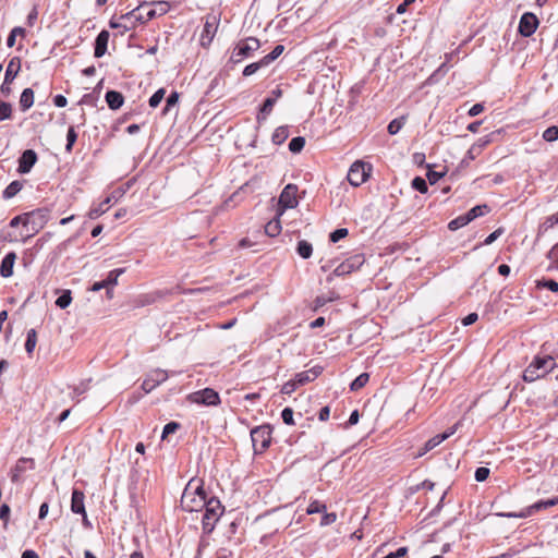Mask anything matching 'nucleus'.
<instances>
[{
  "instance_id": "nucleus-53",
  "label": "nucleus",
  "mask_w": 558,
  "mask_h": 558,
  "mask_svg": "<svg viewBox=\"0 0 558 558\" xmlns=\"http://www.w3.org/2000/svg\"><path fill=\"white\" fill-rule=\"evenodd\" d=\"M347 235H348V229L340 228V229H336L335 231H332L330 233L329 240L332 243H337L338 241H340L341 239L345 238Z\"/></svg>"
},
{
  "instance_id": "nucleus-60",
  "label": "nucleus",
  "mask_w": 558,
  "mask_h": 558,
  "mask_svg": "<svg viewBox=\"0 0 558 558\" xmlns=\"http://www.w3.org/2000/svg\"><path fill=\"white\" fill-rule=\"evenodd\" d=\"M179 428H180V424L177 422L167 423L162 430V438H166L168 435L174 433Z\"/></svg>"
},
{
  "instance_id": "nucleus-37",
  "label": "nucleus",
  "mask_w": 558,
  "mask_h": 558,
  "mask_svg": "<svg viewBox=\"0 0 558 558\" xmlns=\"http://www.w3.org/2000/svg\"><path fill=\"white\" fill-rule=\"evenodd\" d=\"M109 25L111 28H123V31H130L135 27V23L133 22V20L122 21L121 16L119 17V21L111 19Z\"/></svg>"
},
{
  "instance_id": "nucleus-54",
  "label": "nucleus",
  "mask_w": 558,
  "mask_h": 558,
  "mask_svg": "<svg viewBox=\"0 0 558 558\" xmlns=\"http://www.w3.org/2000/svg\"><path fill=\"white\" fill-rule=\"evenodd\" d=\"M299 384L296 383L295 377L292 380H289L282 385L281 392L283 395H291L296 390Z\"/></svg>"
},
{
  "instance_id": "nucleus-8",
  "label": "nucleus",
  "mask_w": 558,
  "mask_h": 558,
  "mask_svg": "<svg viewBox=\"0 0 558 558\" xmlns=\"http://www.w3.org/2000/svg\"><path fill=\"white\" fill-rule=\"evenodd\" d=\"M556 505H558V496L555 497V498H551V499H547V500H539V501H537V502H535V504L524 508L520 512H505V513H500L499 515L504 517V518H520V519H523V518H527V517L533 515L537 511L547 509L549 507H554Z\"/></svg>"
},
{
  "instance_id": "nucleus-4",
  "label": "nucleus",
  "mask_w": 558,
  "mask_h": 558,
  "mask_svg": "<svg viewBox=\"0 0 558 558\" xmlns=\"http://www.w3.org/2000/svg\"><path fill=\"white\" fill-rule=\"evenodd\" d=\"M206 493L204 490L203 485L195 487L194 490H191L190 484L184 489L181 497V505L185 511H198L202 510L206 505Z\"/></svg>"
},
{
  "instance_id": "nucleus-28",
  "label": "nucleus",
  "mask_w": 558,
  "mask_h": 558,
  "mask_svg": "<svg viewBox=\"0 0 558 558\" xmlns=\"http://www.w3.org/2000/svg\"><path fill=\"white\" fill-rule=\"evenodd\" d=\"M278 216H280L278 214ZM281 232V222L279 217L274 218L272 220L268 221L265 226V233L268 236H277Z\"/></svg>"
},
{
  "instance_id": "nucleus-59",
  "label": "nucleus",
  "mask_w": 558,
  "mask_h": 558,
  "mask_svg": "<svg viewBox=\"0 0 558 558\" xmlns=\"http://www.w3.org/2000/svg\"><path fill=\"white\" fill-rule=\"evenodd\" d=\"M135 302H136V306H146V305L154 303L155 298L149 294H143V295H140Z\"/></svg>"
},
{
  "instance_id": "nucleus-14",
  "label": "nucleus",
  "mask_w": 558,
  "mask_h": 558,
  "mask_svg": "<svg viewBox=\"0 0 558 558\" xmlns=\"http://www.w3.org/2000/svg\"><path fill=\"white\" fill-rule=\"evenodd\" d=\"M168 378V373L163 369L157 368L151 371L146 378L143 380L142 388L148 393L154 390L161 383L166 381Z\"/></svg>"
},
{
  "instance_id": "nucleus-31",
  "label": "nucleus",
  "mask_w": 558,
  "mask_h": 558,
  "mask_svg": "<svg viewBox=\"0 0 558 558\" xmlns=\"http://www.w3.org/2000/svg\"><path fill=\"white\" fill-rule=\"evenodd\" d=\"M489 211V207L486 204L483 205H476L473 208H471L465 216L470 218V222L478 217L484 216Z\"/></svg>"
},
{
  "instance_id": "nucleus-24",
  "label": "nucleus",
  "mask_w": 558,
  "mask_h": 558,
  "mask_svg": "<svg viewBox=\"0 0 558 558\" xmlns=\"http://www.w3.org/2000/svg\"><path fill=\"white\" fill-rule=\"evenodd\" d=\"M112 199L117 201V197L112 194L106 197L100 204L97 206H93L88 211V217L90 219H96L105 214L108 209V205L112 202Z\"/></svg>"
},
{
  "instance_id": "nucleus-50",
  "label": "nucleus",
  "mask_w": 558,
  "mask_h": 558,
  "mask_svg": "<svg viewBox=\"0 0 558 558\" xmlns=\"http://www.w3.org/2000/svg\"><path fill=\"white\" fill-rule=\"evenodd\" d=\"M325 511H326V505L319 502L318 500L312 501L306 509L307 514L320 513V512H325Z\"/></svg>"
},
{
  "instance_id": "nucleus-42",
  "label": "nucleus",
  "mask_w": 558,
  "mask_h": 558,
  "mask_svg": "<svg viewBox=\"0 0 558 558\" xmlns=\"http://www.w3.org/2000/svg\"><path fill=\"white\" fill-rule=\"evenodd\" d=\"M468 223H470V218H468L464 215H461L457 218H454L453 220H451L448 225V228L451 230V231H456L464 226H466Z\"/></svg>"
},
{
  "instance_id": "nucleus-41",
  "label": "nucleus",
  "mask_w": 558,
  "mask_h": 558,
  "mask_svg": "<svg viewBox=\"0 0 558 558\" xmlns=\"http://www.w3.org/2000/svg\"><path fill=\"white\" fill-rule=\"evenodd\" d=\"M72 302L70 290H64L61 295L56 300V305L62 310L66 308Z\"/></svg>"
},
{
  "instance_id": "nucleus-22",
  "label": "nucleus",
  "mask_w": 558,
  "mask_h": 558,
  "mask_svg": "<svg viewBox=\"0 0 558 558\" xmlns=\"http://www.w3.org/2000/svg\"><path fill=\"white\" fill-rule=\"evenodd\" d=\"M20 70L21 59L19 57L11 58L5 70L4 83H12L19 74Z\"/></svg>"
},
{
  "instance_id": "nucleus-27",
  "label": "nucleus",
  "mask_w": 558,
  "mask_h": 558,
  "mask_svg": "<svg viewBox=\"0 0 558 558\" xmlns=\"http://www.w3.org/2000/svg\"><path fill=\"white\" fill-rule=\"evenodd\" d=\"M276 104V98L268 97L264 100L259 113L257 116V121H264L266 120L267 116L272 111V108Z\"/></svg>"
},
{
  "instance_id": "nucleus-35",
  "label": "nucleus",
  "mask_w": 558,
  "mask_h": 558,
  "mask_svg": "<svg viewBox=\"0 0 558 558\" xmlns=\"http://www.w3.org/2000/svg\"><path fill=\"white\" fill-rule=\"evenodd\" d=\"M368 379H369V375L367 373H362L360 374L350 385V389L352 391H357L360 389H362L367 383H368Z\"/></svg>"
},
{
  "instance_id": "nucleus-38",
  "label": "nucleus",
  "mask_w": 558,
  "mask_h": 558,
  "mask_svg": "<svg viewBox=\"0 0 558 558\" xmlns=\"http://www.w3.org/2000/svg\"><path fill=\"white\" fill-rule=\"evenodd\" d=\"M125 269L124 268H117V269H113L111 270L107 278L105 279V282L107 284L108 288L110 287H113L118 283V278L124 274Z\"/></svg>"
},
{
  "instance_id": "nucleus-52",
  "label": "nucleus",
  "mask_w": 558,
  "mask_h": 558,
  "mask_svg": "<svg viewBox=\"0 0 558 558\" xmlns=\"http://www.w3.org/2000/svg\"><path fill=\"white\" fill-rule=\"evenodd\" d=\"M412 187L420 193H426L428 190L426 181L421 177H415L412 180Z\"/></svg>"
},
{
  "instance_id": "nucleus-26",
  "label": "nucleus",
  "mask_w": 558,
  "mask_h": 558,
  "mask_svg": "<svg viewBox=\"0 0 558 558\" xmlns=\"http://www.w3.org/2000/svg\"><path fill=\"white\" fill-rule=\"evenodd\" d=\"M34 105V92L32 88H25L20 97V107L22 111L28 110Z\"/></svg>"
},
{
  "instance_id": "nucleus-40",
  "label": "nucleus",
  "mask_w": 558,
  "mask_h": 558,
  "mask_svg": "<svg viewBox=\"0 0 558 558\" xmlns=\"http://www.w3.org/2000/svg\"><path fill=\"white\" fill-rule=\"evenodd\" d=\"M305 146V138L302 136L293 137L289 143V150L293 154L300 153Z\"/></svg>"
},
{
  "instance_id": "nucleus-46",
  "label": "nucleus",
  "mask_w": 558,
  "mask_h": 558,
  "mask_svg": "<svg viewBox=\"0 0 558 558\" xmlns=\"http://www.w3.org/2000/svg\"><path fill=\"white\" fill-rule=\"evenodd\" d=\"M543 138L546 142H555L558 140V126L553 125L547 128L543 133Z\"/></svg>"
},
{
  "instance_id": "nucleus-12",
  "label": "nucleus",
  "mask_w": 558,
  "mask_h": 558,
  "mask_svg": "<svg viewBox=\"0 0 558 558\" xmlns=\"http://www.w3.org/2000/svg\"><path fill=\"white\" fill-rule=\"evenodd\" d=\"M365 262V257L362 254H355L349 258H347L344 262H342L340 265H338L333 270V276L340 277L344 275H349L352 271L359 269Z\"/></svg>"
},
{
  "instance_id": "nucleus-10",
  "label": "nucleus",
  "mask_w": 558,
  "mask_h": 558,
  "mask_svg": "<svg viewBox=\"0 0 558 558\" xmlns=\"http://www.w3.org/2000/svg\"><path fill=\"white\" fill-rule=\"evenodd\" d=\"M187 400L192 403L206 407H216L220 403V397L218 392L211 388L194 391L187 396Z\"/></svg>"
},
{
  "instance_id": "nucleus-29",
  "label": "nucleus",
  "mask_w": 558,
  "mask_h": 558,
  "mask_svg": "<svg viewBox=\"0 0 558 558\" xmlns=\"http://www.w3.org/2000/svg\"><path fill=\"white\" fill-rule=\"evenodd\" d=\"M289 137L288 126H278L271 136V141L275 145H281Z\"/></svg>"
},
{
  "instance_id": "nucleus-16",
  "label": "nucleus",
  "mask_w": 558,
  "mask_h": 558,
  "mask_svg": "<svg viewBox=\"0 0 558 558\" xmlns=\"http://www.w3.org/2000/svg\"><path fill=\"white\" fill-rule=\"evenodd\" d=\"M454 433H456V426L450 427L449 429H447L442 434H438V435L432 437L430 439H428L425 442L423 449L418 452V456L421 457V456L425 454L426 452L433 450L435 447L440 445L444 440L449 438Z\"/></svg>"
},
{
  "instance_id": "nucleus-1",
  "label": "nucleus",
  "mask_w": 558,
  "mask_h": 558,
  "mask_svg": "<svg viewBox=\"0 0 558 558\" xmlns=\"http://www.w3.org/2000/svg\"><path fill=\"white\" fill-rule=\"evenodd\" d=\"M556 367L553 356H535L530 365L524 369L522 378L526 383H533L538 378L546 376Z\"/></svg>"
},
{
  "instance_id": "nucleus-30",
  "label": "nucleus",
  "mask_w": 558,
  "mask_h": 558,
  "mask_svg": "<svg viewBox=\"0 0 558 558\" xmlns=\"http://www.w3.org/2000/svg\"><path fill=\"white\" fill-rule=\"evenodd\" d=\"M296 252L302 258L307 259L313 254V246L306 240H301L298 242Z\"/></svg>"
},
{
  "instance_id": "nucleus-49",
  "label": "nucleus",
  "mask_w": 558,
  "mask_h": 558,
  "mask_svg": "<svg viewBox=\"0 0 558 558\" xmlns=\"http://www.w3.org/2000/svg\"><path fill=\"white\" fill-rule=\"evenodd\" d=\"M76 140H77V133L75 132L74 126H70L68 130V133H66V146H65L66 151L70 153L72 150L73 145L75 144Z\"/></svg>"
},
{
  "instance_id": "nucleus-45",
  "label": "nucleus",
  "mask_w": 558,
  "mask_h": 558,
  "mask_svg": "<svg viewBox=\"0 0 558 558\" xmlns=\"http://www.w3.org/2000/svg\"><path fill=\"white\" fill-rule=\"evenodd\" d=\"M558 225V211L551 216H548L545 221L539 226V231L546 232L548 229Z\"/></svg>"
},
{
  "instance_id": "nucleus-48",
  "label": "nucleus",
  "mask_w": 558,
  "mask_h": 558,
  "mask_svg": "<svg viewBox=\"0 0 558 558\" xmlns=\"http://www.w3.org/2000/svg\"><path fill=\"white\" fill-rule=\"evenodd\" d=\"M537 288H546L551 292H558V282L554 279H544L536 282Z\"/></svg>"
},
{
  "instance_id": "nucleus-3",
  "label": "nucleus",
  "mask_w": 558,
  "mask_h": 558,
  "mask_svg": "<svg viewBox=\"0 0 558 558\" xmlns=\"http://www.w3.org/2000/svg\"><path fill=\"white\" fill-rule=\"evenodd\" d=\"M259 48L260 41L255 37L241 39L234 45L229 61L234 64L240 63L245 59L252 58Z\"/></svg>"
},
{
  "instance_id": "nucleus-15",
  "label": "nucleus",
  "mask_w": 558,
  "mask_h": 558,
  "mask_svg": "<svg viewBox=\"0 0 558 558\" xmlns=\"http://www.w3.org/2000/svg\"><path fill=\"white\" fill-rule=\"evenodd\" d=\"M37 161V154L33 149L23 151L19 159L17 171L20 173H28Z\"/></svg>"
},
{
  "instance_id": "nucleus-63",
  "label": "nucleus",
  "mask_w": 558,
  "mask_h": 558,
  "mask_svg": "<svg viewBox=\"0 0 558 558\" xmlns=\"http://www.w3.org/2000/svg\"><path fill=\"white\" fill-rule=\"evenodd\" d=\"M336 520H337V514L335 512H330V513L325 512L322 518L320 525L322 526L330 525L333 522H336Z\"/></svg>"
},
{
  "instance_id": "nucleus-51",
  "label": "nucleus",
  "mask_w": 558,
  "mask_h": 558,
  "mask_svg": "<svg viewBox=\"0 0 558 558\" xmlns=\"http://www.w3.org/2000/svg\"><path fill=\"white\" fill-rule=\"evenodd\" d=\"M153 8H155V17L165 15L169 11V3L166 1L153 2L150 3Z\"/></svg>"
},
{
  "instance_id": "nucleus-20",
  "label": "nucleus",
  "mask_w": 558,
  "mask_h": 558,
  "mask_svg": "<svg viewBox=\"0 0 558 558\" xmlns=\"http://www.w3.org/2000/svg\"><path fill=\"white\" fill-rule=\"evenodd\" d=\"M16 259L14 252L8 253L1 260L0 275L3 278H9L13 275V266Z\"/></svg>"
},
{
  "instance_id": "nucleus-43",
  "label": "nucleus",
  "mask_w": 558,
  "mask_h": 558,
  "mask_svg": "<svg viewBox=\"0 0 558 558\" xmlns=\"http://www.w3.org/2000/svg\"><path fill=\"white\" fill-rule=\"evenodd\" d=\"M284 47L282 45H277L271 52L263 57L264 61L269 65L274 62L279 56L283 52Z\"/></svg>"
},
{
  "instance_id": "nucleus-39",
  "label": "nucleus",
  "mask_w": 558,
  "mask_h": 558,
  "mask_svg": "<svg viewBox=\"0 0 558 558\" xmlns=\"http://www.w3.org/2000/svg\"><path fill=\"white\" fill-rule=\"evenodd\" d=\"M405 117L397 118L390 121L388 124L387 131L391 135H396L404 125Z\"/></svg>"
},
{
  "instance_id": "nucleus-55",
  "label": "nucleus",
  "mask_w": 558,
  "mask_h": 558,
  "mask_svg": "<svg viewBox=\"0 0 558 558\" xmlns=\"http://www.w3.org/2000/svg\"><path fill=\"white\" fill-rule=\"evenodd\" d=\"M489 469L485 466H480L475 470L474 477L477 482H484L489 476Z\"/></svg>"
},
{
  "instance_id": "nucleus-25",
  "label": "nucleus",
  "mask_w": 558,
  "mask_h": 558,
  "mask_svg": "<svg viewBox=\"0 0 558 558\" xmlns=\"http://www.w3.org/2000/svg\"><path fill=\"white\" fill-rule=\"evenodd\" d=\"M216 31H217L216 16L207 17L206 23L204 25L203 34H202V40L204 41V39L207 38L208 43H210L215 36Z\"/></svg>"
},
{
  "instance_id": "nucleus-7",
  "label": "nucleus",
  "mask_w": 558,
  "mask_h": 558,
  "mask_svg": "<svg viewBox=\"0 0 558 558\" xmlns=\"http://www.w3.org/2000/svg\"><path fill=\"white\" fill-rule=\"evenodd\" d=\"M372 171V165L362 160L354 161L348 172V181L353 186L362 185Z\"/></svg>"
},
{
  "instance_id": "nucleus-33",
  "label": "nucleus",
  "mask_w": 558,
  "mask_h": 558,
  "mask_svg": "<svg viewBox=\"0 0 558 558\" xmlns=\"http://www.w3.org/2000/svg\"><path fill=\"white\" fill-rule=\"evenodd\" d=\"M268 66L267 63L264 61V59L262 58L259 61L257 62H253V63H250L247 64L244 70H243V76H251L253 75L254 73H256L258 70L263 69V68H266Z\"/></svg>"
},
{
  "instance_id": "nucleus-57",
  "label": "nucleus",
  "mask_w": 558,
  "mask_h": 558,
  "mask_svg": "<svg viewBox=\"0 0 558 558\" xmlns=\"http://www.w3.org/2000/svg\"><path fill=\"white\" fill-rule=\"evenodd\" d=\"M504 233V228H498L494 232H492L483 242V245H490L495 242L501 234Z\"/></svg>"
},
{
  "instance_id": "nucleus-58",
  "label": "nucleus",
  "mask_w": 558,
  "mask_h": 558,
  "mask_svg": "<svg viewBox=\"0 0 558 558\" xmlns=\"http://www.w3.org/2000/svg\"><path fill=\"white\" fill-rule=\"evenodd\" d=\"M434 487H435V483H433V482H430L428 480H425L421 484H417L416 486L411 487V492L412 493H417L420 489L433 490Z\"/></svg>"
},
{
  "instance_id": "nucleus-21",
  "label": "nucleus",
  "mask_w": 558,
  "mask_h": 558,
  "mask_svg": "<svg viewBox=\"0 0 558 558\" xmlns=\"http://www.w3.org/2000/svg\"><path fill=\"white\" fill-rule=\"evenodd\" d=\"M84 493L78 489H73L72 498H71V510L77 514H85V505H84Z\"/></svg>"
},
{
  "instance_id": "nucleus-17",
  "label": "nucleus",
  "mask_w": 558,
  "mask_h": 558,
  "mask_svg": "<svg viewBox=\"0 0 558 558\" xmlns=\"http://www.w3.org/2000/svg\"><path fill=\"white\" fill-rule=\"evenodd\" d=\"M35 468L34 459L32 458H20L15 464V466L11 471V481L16 483L20 478V475L24 473L27 469L33 470Z\"/></svg>"
},
{
  "instance_id": "nucleus-36",
  "label": "nucleus",
  "mask_w": 558,
  "mask_h": 558,
  "mask_svg": "<svg viewBox=\"0 0 558 558\" xmlns=\"http://www.w3.org/2000/svg\"><path fill=\"white\" fill-rule=\"evenodd\" d=\"M37 342V333L35 329H29L27 331V337L25 341V350L28 354H32Z\"/></svg>"
},
{
  "instance_id": "nucleus-18",
  "label": "nucleus",
  "mask_w": 558,
  "mask_h": 558,
  "mask_svg": "<svg viewBox=\"0 0 558 558\" xmlns=\"http://www.w3.org/2000/svg\"><path fill=\"white\" fill-rule=\"evenodd\" d=\"M110 34L108 31L102 29L95 39L94 56L95 58H101L105 56L108 47Z\"/></svg>"
},
{
  "instance_id": "nucleus-34",
  "label": "nucleus",
  "mask_w": 558,
  "mask_h": 558,
  "mask_svg": "<svg viewBox=\"0 0 558 558\" xmlns=\"http://www.w3.org/2000/svg\"><path fill=\"white\" fill-rule=\"evenodd\" d=\"M339 299V294H337L335 291H330L328 294H322L316 296L315 299V305L316 307H322L325 304L336 301Z\"/></svg>"
},
{
  "instance_id": "nucleus-9",
  "label": "nucleus",
  "mask_w": 558,
  "mask_h": 558,
  "mask_svg": "<svg viewBox=\"0 0 558 558\" xmlns=\"http://www.w3.org/2000/svg\"><path fill=\"white\" fill-rule=\"evenodd\" d=\"M153 19H155V8H153L148 2L141 3L134 10L121 15L122 21L133 20L134 23L140 22L142 24L147 23Z\"/></svg>"
},
{
  "instance_id": "nucleus-61",
  "label": "nucleus",
  "mask_w": 558,
  "mask_h": 558,
  "mask_svg": "<svg viewBox=\"0 0 558 558\" xmlns=\"http://www.w3.org/2000/svg\"><path fill=\"white\" fill-rule=\"evenodd\" d=\"M179 101V93L177 92H172L167 100H166V108H165V112L168 111L171 107L175 106Z\"/></svg>"
},
{
  "instance_id": "nucleus-64",
  "label": "nucleus",
  "mask_w": 558,
  "mask_h": 558,
  "mask_svg": "<svg viewBox=\"0 0 558 558\" xmlns=\"http://www.w3.org/2000/svg\"><path fill=\"white\" fill-rule=\"evenodd\" d=\"M444 174H445L444 172H437V171L429 170L427 172L426 177L430 184H435L444 177Z\"/></svg>"
},
{
  "instance_id": "nucleus-11",
  "label": "nucleus",
  "mask_w": 558,
  "mask_h": 558,
  "mask_svg": "<svg viewBox=\"0 0 558 558\" xmlns=\"http://www.w3.org/2000/svg\"><path fill=\"white\" fill-rule=\"evenodd\" d=\"M296 193H298V186L295 184L290 183L284 186V189L282 190V192L279 196V201H278L279 215H282V213L286 209H292L299 205Z\"/></svg>"
},
{
  "instance_id": "nucleus-2",
  "label": "nucleus",
  "mask_w": 558,
  "mask_h": 558,
  "mask_svg": "<svg viewBox=\"0 0 558 558\" xmlns=\"http://www.w3.org/2000/svg\"><path fill=\"white\" fill-rule=\"evenodd\" d=\"M203 508L205 509L202 519L203 531L205 533H211L216 526V523L222 515L225 507L221 505L218 498L211 497L209 499L206 498V505Z\"/></svg>"
},
{
  "instance_id": "nucleus-62",
  "label": "nucleus",
  "mask_w": 558,
  "mask_h": 558,
  "mask_svg": "<svg viewBox=\"0 0 558 558\" xmlns=\"http://www.w3.org/2000/svg\"><path fill=\"white\" fill-rule=\"evenodd\" d=\"M26 218H27L26 213H24V214H22V215H19V216H15V217L10 221V227L15 228V227H17L19 225H23V227H24V228H26Z\"/></svg>"
},
{
  "instance_id": "nucleus-23",
  "label": "nucleus",
  "mask_w": 558,
  "mask_h": 558,
  "mask_svg": "<svg viewBox=\"0 0 558 558\" xmlns=\"http://www.w3.org/2000/svg\"><path fill=\"white\" fill-rule=\"evenodd\" d=\"M108 107L112 110H118L123 106L124 97L120 92L108 90L105 95Z\"/></svg>"
},
{
  "instance_id": "nucleus-47",
  "label": "nucleus",
  "mask_w": 558,
  "mask_h": 558,
  "mask_svg": "<svg viewBox=\"0 0 558 558\" xmlns=\"http://www.w3.org/2000/svg\"><path fill=\"white\" fill-rule=\"evenodd\" d=\"M11 117H12L11 104L0 100V121L8 120Z\"/></svg>"
},
{
  "instance_id": "nucleus-56",
  "label": "nucleus",
  "mask_w": 558,
  "mask_h": 558,
  "mask_svg": "<svg viewBox=\"0 0 558 558\" xmlns=\"http://www.w3.org/2000/svg\"><path fill=\"white\" fill-rule=\"evenodd\" d=\"M281 418H282L284 424L293 425L294 424V421H293V410L291 408H284L281 411Z\"/></svg>"
},
{
  "instance_id": "nucleus-32",
  "label": "nucleus",
  "mask_w": 558,
  "mask_h": 558,
  "mask_svg": "<svg viewBox=\"0 0 558 558\" xmlns=\"http://www.w3.org/2000/svg\"><path fill=\"white\" fill-rule=\"evenodd\" d=\"M23 187L22 182L13 181L3 191V198L10 199L14 197Z\"/></svg>"
},
{
  "instance_id": "nucleus-5",
  "label": "nucleus",
  "mask_w": 558,
  "mask_h": 558,
  "mask_svg": "<svg viewBox=\"0 0 558 558\" xmlns=\"http://www.w3.org/2000/svg\"><path fill=\"white\" fill-rule=\"evenodd\" d=\"M26 230L29 232L27 236L38 233L48 222L50 210L46 207L37 208L26 213Z\"/></svg>"
},
{
  "instance_id": "nucleus-19",
  "label": "nucleus",
  "mask_w": 558,
  "mask_h": 558,
  "mask_svg": "<svg viewBox=\"0 0 558 558\" xmlns=\"http://www.w3.org/2000/svg\"><path fill=\"white\" fill-rule=\"evenodd\" d=\"M322 372H323V367L315 366V367H312L311 369L298 373L294 377H295L299 386H303L307 383L315 380L320 375Z\"/></svg>"
},
{
  "instance_id": "nucleus-13",
  "label": "nucleus",
  "mask_w": 558,
  "mask_h": 558,
  "mask_svg": "<svg viewBox=\"0 0 558 558\" xmlns=\"http://www.w3.org/2000/svg\"><path fill=\"white\" fill-rule=\"evenodd\" d=\"M538 26V19L534 13L526 12L522 14L518 31L523 37L532 36Z\"/></svg>"
},
{
  "instance_id": "nucleus-6",
  "label": "nucleus",
  "mask_w": 558,
  "mask_h": 558,
  "mask_svg": "<svg viewBox=\"0 0 558 558\" xmlns=\"http://www.w3.org/2000/svg\"><path fill=\"white\" fill-rule=\"evenodd\" d=\"M251 439L255 453H263L271 441L270 425H260L251 430Z\"/></svg>"
},
{
  "instance_id": "nucleus-44",
  "label": "nucleus",
  "mask_w": 558,
  "mask_h": 558,
  "mask_svg": "<svg viewBox=\"0 0 558 558\" xmlns=\"http://www.w3.org/2000/svg\"><path fill=\"white\" fill-rule=\"evenodd\" d=\"M165 94H166V90L165 88H159L158 90H156L149 98V106L151 108H157L159 106V104L161 102V100L163 99L165 97Z\"/></svg>"
}]
</instances>
